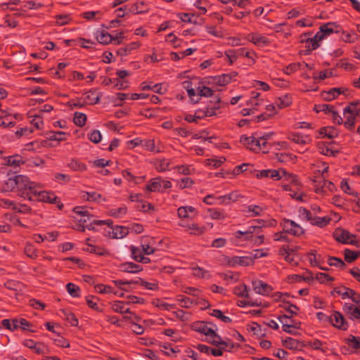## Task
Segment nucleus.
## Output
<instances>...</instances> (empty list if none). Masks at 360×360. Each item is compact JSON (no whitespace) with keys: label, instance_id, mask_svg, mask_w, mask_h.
<instances>
[{"label":"nucleus","instance_id":"obj_11","mask_svg":"<svg viewBox=\"0 0 360 360\" xmlns=\"http://www.w3.org/2000/svg\"><path fill=\"white\" fill-rule=\"evenodd\" d=\"M252 285L255 292L262 295H266L272 290L269 285L260 280L252 281Z\"/></svg>","mask_w":360,"mask_h":360},{"label":"nucleus","instance_id":"obj_4","mask_svg":"<svg viewBox=\"0 0 360 360\" xmlns=\"http://www.w3.org/2000/svg\"><path fill=\"white\" fill-rule=\"evenodd\" d=\"M333 237L337 241L343 244L356 245L357 243V241L355 240V236L342 228L335 229Z\"/></svg>","mask_w":360,"mask_h":360},{"label":"nucleus","instance_id":"obj_8","mask_svg":"<svg viewBox=\"0 0 360 360\" xmlns=\"http://www.w3.org/2000/svg\"><path fill=\"white\" fill-rule=\"evenodd\" d=\"M221 98L218 96L213 97L212 100L210 101L206 109L202 112V115L205 117H210L215 115V110L220 108Z\"/></svg>","mask_w":360,"mask_h":360},{"label":"nucleus","instance_id":"obj_30","mask_svg":"<svg viewBox=\"0 0 360 360\" xmlns=\"http://www.w3.org/2000/svg\"><path fill=\"white\" fill-rule=\"evenodd\" d=\"M206 228L205 226H200L197 224H191L188 226L187 231L190 234L200 236L205 233Z\"/></svg>","mask_w":360,"mask_h":360},{"label":"nucleus","instance_id":"obj_57","mask_svg":"<svg viewBox=\"0 0 360 360\" xmlns=\"http://www.w3.org/2000/svg\"><path fill=\"white\" fill-rule=\"evenodd\" d=\"M290 103V98L287 95H285L282 97H279L276 101V105L280 109L289 106Z\"/></svg>","mask_w":360,"mask_h":360},{"label":"nucleus","instance_id":"obj_44","mask_svg":"<svg viewBox=\"0 0 360 360\" xmlns=\"http://www.w3.org/2000/svg\"><path fill=\"white\" fill-rule=\"evenodd\" d=\"M131 252L132 258L135 261H136L138 262L145 263V264L148 263L150 262V259L148 257H145L143 255H136V252H139V248L131 246Z\"/></svg>","mask_w":360,"mask_h":360},{"label":"nucleus","instance_id":"obj_7","mask_svg":"<svg viewBox=\"0 0 360 360\" xmlns=\"http://www.w3.org/2000/svg\"><path fill=\"white\" fill-rule=\"evenodd\" d=\"M330 322L333 324V326L338 328V329L342 330H346L347 329V323L342 314L339 311L333 312V314L330 316Z\"/></svg>","mask_w":360,"mask_h":360},{"label":"nucleus","instance_id":"obj_20","mask_svg":"<svg viewBox=\"0 0 360 360\" xmlns=\"http://www.w3.org/2000/svg\"><path fill=\"white\" fill-rule=\"evenodd\" d=\"M110 227L112 229V231L110 233V236L112 238H122L129 233L128 229L124 226H115L112 227V225Z\"/></svg>","mask_w":360,"mask_h":360},{"label":"nucleus","instance_id":"obj_25","mask_svg":"<svg viewBox=\"0 0 360 360\" xmlns=\"http://www.w3.org/2000/svg\"><path fill=\"white\" fill-rule=\"evenodd\" d=\"M249 40L255 45L264 46L269 44V39L258 34H252L249 36Z\"/></svg>","mask_w":360,"mask_h":360},{"label":"nucleus","instance_id":"obj_22","mask_svg":"<svg viewBox=\"0 0 360 360\" xmlns=\"http://www.w3.org/2000/svg\"><path fill=\"white\" fill-rule=\"evenodd\" d=\"M350 113L356 117H360V102L355 101L349 103L344 109L343 114Z\"/></svg>","mask_w":360,"mask_h":360},{"label":"nucleus","instance_id":"obj_34","mask_svg":"<svg viewBox=\"0 0 360 360\" xmlns=\"http://www.w3.org/2000/svg\"><path fill=\"white\" fill-rule=\"evenodd\" d=\"M68 167L73 171L83 172L86 169L85 164L78 160L72 159L69 163Z\"/></svg>","mask_w":360,"mask_h":360},{"label":"nucleus","instance_id":"obj_16","mask_svg":"<svg viewBox=\"0 0 360 360\" xmlns=\"http://www.w3.org/2000/svg\"><path fill=\"white\" fill-rule=\"evenodd\" d=\"M73 212L82 217H83V218H81L79 220V222L80 224H82V225H84V224H86L88 221H90V219L93 217V215L91 214L86 207H83V206H77L75 207H74L73 209Z\"/></svg>","mask_w":360,"mask_h":360},{"label":"nucleus","instance_id":"obj_5","mask_svg":"<svg viewBox=\"0 0 360 360\" xmlns=\"http://www.w3.org/2000/svg\"><path fill=\"white\" fill-rule=\"evenodd\" d=\"M281 226H282L283 230L295 236H300L304 233V229L291 219H283Z\"/></svg>","mask_w":360,"mask_h":360},{"label":"nucleus","instance_id":"obj_61","mask_svg":"<svg viewBox=\"0 0 360 360\" xmlns=\"http://www.w3.org/2000/svg\"><path fill=\"white\" fill-rule=\"evenodd\" d=\"M7 165L18 167L23 163L22 158L20 155L10 156L7 160Z\"/></svg>","mask_w":360,"mask_h":360},{"label":"nucleus","instance_id":"obj_52","mask_svg":"<svg viewBox=\"0 0 360 360\" xmlns=\"http://www.w3.org/2000/svg\"><path fill=\"white\" fill-rule=\"evenodd\" d=\"M112 221L111 219L108 220H94L91 224L86 226V229L89 230H94L95 228L94 225H107L108 226H110L112 225Z\"/></svg>","mask_w":360,"mask_h":360},{"label":"nucleus","instance_id":"obj_13","mask_svg":"<svg viewBox=\"0 0 360 360\" xmlns=\"http://www.w3.org/2000/svg\"><path fill=\"white\" fill-rule=\"evenodd\" d=\"M23 345L34 350V352L38 354L46 352V347L42 342H35L32 340H25L23 342Z\"/></svg>","mask_w":360,"mask_h":360},{"label":"nucleus","instance_id":"obj_6","mask_svg":"<svg viewBox=\"0 0 360 360\" xmlns=\"http://www.w3.org/2000/svg\"><path fill=\"white\" fill-rule=\"evenodd\" d=\"M240 141L252 151L258 152L262 150L259 137L257 138L254 136H247L243 135L240 137Z\"/></svg>","mask_w":360,"mask_h":360},{"label":"nucleus","instance_id":"obj_3","mask_svg":"<svg viewBox=\"0 0 360 360\" xmlns=\"http://www.w3.org/2000/svg\"><path fill=\"white\" fill-rule=\"evenodd\" d=\"M40 188L41 186L39 184H38V186L36 187L32 194V197L34 198L33 200L49 202L51 204H57L60 210L63 208V205L60 203L58 198L55 195L54 193L41 191Z\"/></svg>","mask_w":360,"mask_h":360},{"label":"nucleus","instance_id":"obj_23","mask_svg":"<svg viewBox=\"0 0 360 360\" xmlns=\"http://www.w3.org/2000/svg\"><path fill=\"white\" fill-rule=\"evenodd\" d=\"M140 44L138 41H134L127 44L124 47H121L117 49V53L121 56H126L131 53L133 50L138 49Z\"/></svg>","mask_w":360,"mask_h":360},{"label":"nucleus","instance_id":"obj_17","mask_svg":"<svg viewBox=\"0 0 360 360\" xmlns=\"http://www.w3.org/2000/svg\"><path fill=\"white\" fill-rule=\"evenodd\" d=\"M119 270L122 272L138 273L142 270L141 266L133 262L122 263L119 266Z\"/></svg>","mask_w":360,"mask_h":360},{"label":"nucleus","instance_id":"obj_38","mask_svg":"<svg viewBox=\"0 0 360 360\" xmlns=\"http://www.w3.org/2000/svg\"><path fill=\"white\" fill-rule=\"evenodd\" d=\"M233 293L238 297H249V294L248 292L247 286L245 284L242 283L239 285L236 286L233 289Z\"/></svg>","mask_w":360,"mask_h":360},{"label":"nucleus","instance_id":"obj_35","mask_svg":"<svg viewBox=\"0 0 360 360\" xmlns=\"http://www.w3.org/2000/svg\"><path fill=\"white\" fill-rule=\"evenodd\" d=\"M298 217L302 220L309 221L311 224L312 223L313 219L314 217L312 216V214L309 210L302 207L298 210Z\"/></svg>","mask_w":360,"mask_h":360},{"label":"nucleus","instance_id":"obj_50","mask_svg":"<svg viewBox=\"0 0 360 360\" xmlns=\"http://www.w3.org/2000/svg\"><path fill=\"white\" fill-rule=\"evenodd\" d=\"M113 39V37L108 32H101L97 36V40L99 43L102 44H108L110 43Z\"/></svg>","mask_w":360,"mask_h":360},{"label":"nucleus","instance_id":"obj_29","mask_svg":"<svg viewBox=\"0 0 360 360\" xmlns=\"http://www.w3.org/2000/svg\"><path fill=\"white\" fill-rule=\"evenodd\" d=\"M345 342L349 347L354 349H360V337L350 335L347 338L345 339Z\"/></svg>","mask_w":360,"mask_h":360},{"label":"nucleus","instance_id":"obj_15","mask_svg":"<svg viewBox=\"0 0 360 360\" xmlns=\"http://www.w3.org/2000/svg\"><path fill=\"white\" fill-rule=\"evenodd\" d=\"M177 214L180 218H193L197 215V211L192 206L180 207L177 210Z\"/></svg>","mask_w":360,"mask_h":360},{"label":"nucleus","instance_id":"obj_49","mask_svg":"<svg viewBox=\"0 0 360 360\" xmlns=\"http://www.w3.org/2000/svg\"><path fill=\"white\" fill-rule=\"evenodd\" d=\"M359 255V252L352 251L349 249H345L344 251L345 259L346 262L351 263L356 260Z\"/></svg>","mask_w":360,"mask_h":360},{"label":"nucleus","instance_id":"obj_64","mask_svg":"<svg viewBox=\"0 0 360 360\" xmlns=\"http://www.w3.org/2000/svg\"><path fill=\"white\" fill-rule=\"evenodd\" d=\"M288 232L283 230V231L277 232L274 234V240L276 241L290 242L288 236Z\"/></svg>","mask_w":360,"mask_h":360},{"label":"nucleus","instance_id":"obj_45","mask_svg":"<svg viewBox=\"0 0 360 360\" xmlns=\"http://www.w3.org/2000/svg\"><path fill=\"white\" fill-rule=\"evenodd\" d=\"M213 80L216 84L223 86L230 83V76L226 75V74H223L221 75L214 77Z\"/></svg>","mask_w":360,"mask_h":360},{"label":"nucleus","instance_id":"obj_63","mask_svg":"<svg viewBox=\"0 0 360 360\" xmlns=\"http://www.w3.org/2000/svg\"><path fill=\"white\" fill-rule=\"evenodd\" d=\"M341 39L347 43H354L357 39V34L354 32L346 33L342 32Z\"/></svg>","mask_w":360,"mask_h":360},{"label":"nucleus","instance_id":"obj_1","mask_svg":"<svg viewBox=\"0 0 360 360\" xmlns=\"http://www.w3.org/2000/svg\"><path fill=\"white\" fill-rule=\"evenodd\" d=\"M16 178V188L18 195L30 201L33 200L32 194L38 184L30 181L29 178L24 175H18Z\"/></svg>","mask_w":360,"mask_h":360},{"label":"nucleus","instance_id":"obj_14","mask_svg":"<svg viewBox=\"0 0 360 360\" xmlns=\"http://www.w3.org/2000/svg\"><path fill=\"white\" fill-rule=\"evenodd\" d=\"M101 94L96 89L89 90L84 93V103L89 105H94L99 102Z\"/></svg>","mask_w":360,"mask_h":360},{"label":"nucleus","instance_id":"obj_56","mask_svg":"<svg viewBox=\"0 0 360 360\" xmlns=\"http://www.w3.org/2000/svg\"><path fill=\"white\" fill-rule=\"evenodd\" d=\"M302 64L300 63H294L288 65L284 68V72L287 75H290L298 70H302Z\"/></svg>","mask_w":360,"mask_h":360},{"label":"nucleus","instance_id":"obj_33","mask_svg":"<svg viewBox=\"0 0 360 360\" xmlns=\"http://www.w3.org/2000/svg\"><path fill=\"white\" fill-rule=\"evenodd\" d=\"M334 293L340 295L342 299L349 298L350 294H352V289L345 286L338 287L334 288L332 292V294Z\"/></svg>","mask_w":360,"mask_h":360},{"label":"nucleus","instance_id":"obj_10","mask_svg":"<svg viewBox=\"0 0 360 360\" xmlns=\"http://www.w3.org/2000/svg\"><path fill=\"white\" fill-rule=\"evenodd\" d=\"M210 323L204 321H195L192 324V329L196 332L204 334L207 338L210 334H214V329L208 326Z\"/></svg>","mask_w":360,"mask_h":360},{"label":"nucleus","instance_id":"obj_18","mask_svg":"<svg viewBox=\"0 0 360 360\" xmlns=\"http://www.w3.org/2000/svg\"><path fill=\"white\" fill-rule=\"evenodd\" d=\"M146 190L149 192H163L160 177L152 179L146 186Z\"/></svg>","mask_w":360,"mask_h":360},{"label":"nucleus","instance_id":"obj_58","mask_svg":"<svg viewBox=\"0 0 360 360\" xmlns=\"http://www.w3.org/2000/svg\"><path fill=\"white\" fill-rule=\"evenodd\" d=\"M328 264L330 266H335V267H340V268H345V264L341 259L340 258L335 257H330L328 259Z\"/></svg>","mask_w":360,"mask_h":360},{"label":"nucleus","instance_id":"obj_19","mask_svg":"<svg viewBox=\"0 0 360 360\" xmlns=\"http://www.w3.org/2000/svg\"><path fill=\"white\" fill-rule=\"evenodd\" d=\"M322 40V37L319 36V34H316L311 38H307L306 39H302V41H305L308 46H307V51L309 53L311 51L316 50L318 47H319V41Z\"/></svg>","mask_w":360,"mask_h":360},{"label":"nucleus","instance_id":"obj_41","mask_svg":"<svg viewBox=\"0 0 360 360\" xmlns=\"http://www.w3.org/2000/svg\"><path fill=\"white\" fill-rule=\"evenodd\" d=\"M248 210L246 211L249 214L250 217H256L262 215L264 209L256 205H251L247 207Z\"/></svg>","mask_w":360,"mask_h":360},{"label":"nucleus","instance_id":"obj_48","mask_svg":"<svg viewBox=\"0 0 360 360\" xmlns=\"http://www.w3.org/2000/svg\"><path fill=\"white\" fill-rule=\"evenodd\" d=\"M133 283L134 284H139L141 285H143L146 289H148V290H156L158 289V284L154 283L146 282L141 278H139V279L135 280V281L133 282Z\"/></svg>","mask_w":360,"mask_h":360},{"label":"nucleus","instance_id":"obj_32","mask_svg":"<svg viewBox=\"0 0 360 360\" xmlns=\"http://www.w3.org/2000/svg\"><path fill=\"white\" fill-rule=\"evenodd\" d=\"M253 263L252 257H236L232 259V264H239L242 266H249Z\"/></svg>","mask_w":360,"mask_h":360},{"label":"nucleus","instance_id":"obj_2","mask_svg":"<svg viewBox=\"0 0 360 360\" xmlns=\"http://www.w3.org/2000/svg\"><path fill=\"white\" fill-rule=\"evenodd\" d=\"M349 298L354 302V304L345 303L343 306V310L351 320L360 321V294L352 289V294H350Z\"/></svg>","mask_w":360,"mask_h":360},{"label":"nucleus","instance_id":"obj_53","mask_svg":"<svg viewBox=\"0 0 360 360\" xmlns=\"http://www.w3.org/2000/svg\"><path fill=\"white\" fill-rule=\"evenodd\" d=\"M177 300L180 302L181 307L184 308H190L194 303L193 300L184 295H178Z\"/></svg>","mask_w":360,"mask_h":360},{"label":"nucleus","instance_id":"obj_36","mask_svg":"<svg viewBox=\"0 0 360 360\" xmlns=\"http://www.w3.org/2000/svg\"><path fill=\"white\" fill-rule=\"evenodd\" d=\"M74 123L78 127H83L86 122V115L84 113L75 112L73 117Z\"/></svg>","mask_w":360,"mask_h":360},{"label":"nucleus","instance_id":"obj_28","mask_svg":"<svg viewBox=\"0 0 360 360\" xmlns=\"http://www.w3.org/2000/svg\"><path fill=\"white\" fill-rule=\"evenodd\" d=\"M81 198L86 201L96 202L102 198V195L96 192L82 191L81 193Z\"/></svg>","mask_w":360,"mask_h":360},{"label":"nucleus","instance_id":"obj_60","mask_svg":"<svg viewBox=\"0 0 360 360\" xmlns=\"http://www.w3.org/2000/svg\"><path fill=\"white\" fill-rule=\"evenodd\" d=\"M49 134L50 140L61 141L66 139L65 133L63 131H50Z\"/></svg>","mask_w":360,"mask_h":360},{"label":"nucleus","instance_id":"obj_40","mask_svg":"<svg viewBox=\"0 0 360 360\" xmlns=\"http://www.w3.org/2000/svg\"><path fill=\"white\" fill-rule=\"evenodd\" d=\"M344 116L346 119L345 122H344V126L345 127L346 129L349 130H352L355 126L356 117L350 113H347V115L344 114Z\"/></svg>","mask_w":360,"mask_h":360},{"label":"nucleus","instance_id":"obj_59","mask_svg":"<svg viewBox=\"0 0 360 360\" xmlns=\"http://www.w3.org/2000/svg\"><path fill=\"white\" fill-rule=\"evenodd\" d=\"M283 345L288 349H295L297 348L299 342L292 338H287L283 340Z\"/></svg>","mask_w":360,"mask_h":360},{"label":"nucleus","instance_id":"obj_24","mask_svg":"<svg viewBox=\"0 0 360 360\" xmlns=\"http://www.w3.org/2000/svg\"><path fill=\"white\" fill-rule=\"evenodd\" d=\"M319 134L323 137H328V139H333L338 136L339 131L334 127H324L320 129Z\"/></svg>","mask_w":360,"mask_h":360},{"label":"nucleus","instance_id":"obj_39","mask_svg":"<svg viewBox=\"0 0 360 360\" xmlns=\"http://www.w3.org/2000/svg\"><path fill=\"white\" fill-rule=\"evenodd\" d=\"M238 198V195L237 193H231L225 195L219 196L217 198V199L219 200H220V202H219L220 204H222V203L229 204L231 201L234 202V201L237 200Z\"/></svg>","mask_w":360,"mask_h":360},{"label":"nucleus","instance_id":"obj_62","mask_svg":"<svg viewBox=\"0 0 360 360\" xmlns=\"http://www.w3.org/2000/svg\"><path fill=\"white\" fill-rule=\"evenodd\" d=\"M198 95L200 96L212 97L213 96V90L205 86H199L198 88Z\"/></svg>","mask_w":360,"mask_h":360},{"label":"nucleus","instance_id":"obj_42","mask_svg":"<svg viewBox=\"0 0 360 360\" xmlns=\"http://www.w3.org/2000/svg\"><path fill=\"white\" fill-rule=\"evenodd\" d=\"M308 138V136H303L302 135L298 133H292L288 136V139L292 141L293 142L302 145H304L307 143V139Z\"/></svg>","mask_w":360,"mask_h":360},{"label":"nucleus","instance_id":"obj_54","mask_svg":"<svg viewBox=\"0 0 360 360\" xmlns=\"http://www.w3.org/2000/svg\"><path fill=\"white\" fill-rule=\"evenodd\" d=\"M16 187V178L8 179L2 186L3 192H9Z\"/></svg>","mask_w":360,"mask_h":360},{"label":"nucleus","instance_id":"obj_37","mask_svg":"<svg viewBox=\"0 0 360 360\" xmlns=\"http://www.w3.org/2000/svg\"><path fill=\"white\" fill-rule=\"evenodd\" d=\"M89 248L87 249V251H89L91 253L96 254L97 255L100 256H106L109 255V252L107 250L104 249L103 248L99 247V246H94L93 245L87 243Z\"/></svg>","mask_w":360,"mask_h":360},{"label":"nucleus","instance_id":"obj_12","mask_svg":"<svg viewBox=\"0 0 360 360\" xmlns=\"http://www.w3.org/2000/svg\"><path fill=\"white\" fill-rule=\"evenodd\" d=\"M315 192L317 193H321L326 191H333L335 188V185L333 182L326 180L324 178L319 181H314Z\"/></svg>","mask_w":360,"mask_h":360},{"label":"nucleus","instance_id":"obj_46","mask_svg":"<svg viewBox=\"0 0 360 360\" xmlns=\"http://www.w3.org/2000/svg\"><path fill=\"white\" fill-rule=\"evenodd\" d=\"M334 108V106L328 105V104H317L314 105V110L316 112H323L326 114H330V112H332L333 109Z\"/></svg>","mask_w":360,"mask_h":360},{"label":"nucleus","instance_id":"obj_51","mask_svg":"<svg viewBox=\"0 0 360 360\" xmlns=\"http://www.w3.org/2000/svg\"><path fill=\"white\" fill-rule=\"evenodd\" d=\"M174 169L180 174L189 175L193 173L194 169L188 165H180L174 167Z\"/></svg>","mask_w":360,"mask_h":360},{"label":"nucleus","instance_id":"obj_27","mask_svg":"<svg viewBox=\"0 0 360 360\" xmlns=\"http://www.w3.org/2000/svg\"><path fill=\"white\" fill-rule=\"evenodd\" d=\"M209 216L213 219H224L226 217L225 212L222 210L216 208H210L207 210Z\"/></svg>","mask_w":360,"mask_h":360},{"label":"nucleus","instance_id":"obj_26","mask_svg":"<svg viewBox=\"0 0 360 360\" xmlns=\"http://www.w3.org/2000/svg\"><path fill=\"white\" fill-rule=\"evenodd\" d=\"M342 93H343V89L342 88H333L328 91H323L322 93V96L326 100L331 101Z\"/></svg>","mask_w":360,"mask_h":360},{"label":"nucleus","instance_id":"obj_47","mask_svg":"<svg viewBox=\"0 0 360 360\" xmlns=\"http://www.w3.org/2000/svg\"><path fill=\"white\" fill-rule=\"evenodd\" d=\"M210 315L220 319L226 323H229L232 321V319L230 317L223 315L221 311L219 309H213L210 313Z\"/></svg>","mask_w":360,"mask_h":360},{"label":"nucleus","instance_id":"obj_55","mask_svg":"<svg viewBox=\"0 0 360 360\" xmlns=\"http://www.w3.org/2000/svg\"><path fill=\"white\" fill-rule=\"evenodd\" d=\"M127 213V207L125 206L120 207L117 209H110L108 212V214L109 216L113 217H120L121 216L124 215Z\"/></svg>","mask_w":360,"mask_h":360},{"label":"nucleus","instance_id":"obj_21","mask_svg":"<svg viewBox=\"0 0 360 360\" xmlns=\"http://www.w3.org/2000/svg\"><path fill=\"white\" fill-rule=\"evenodd\" d=\"M209 338L211 340H207L208 342L211 343L212 345H216L217 347H230V348H233V345L232 344H230L226 341H223L221 340V338L220 335H219L214 330V334H210Z\"/></svg>","mask_w":360,"mask_h":360},{"label":"nucleus","instance_id":"obj_31","mask_svg":"<svg viewBox=\"0 0 360 360\" xmlns=\"http://www.w3.org/2000/svg\"><path fill=\"white\" fill-rule=\"evenodd\" d=\"M331 221V218L329 217H314L311 223V225L316 226L320 228H323L328 225Z\"/></svg>","mask_w":360,"mask_h":360},{"label":"nucleus","instance_id":"obj_43","mask_svg":"<svg viewBox=\"0 0 360 360\" xmlns=\"http://www.w3.org/2000/svg\"><path fill=\"white\" fill-rule=\"evenodd\" d=\"M66 289L68 293L73 297H79L80 296V288L72 283H68L66 285Z\"/></svg>","mask_w":360,"mask_h":360},{"label":"nucleus","instance_id":"obj_9","mask_svg":"<svg viewBox=\"0 0 360 360\" xmlns=\"http://www.w3.org/2000/svg\"><path fill=\"white\" fill-rule=\"evenodd\" d=\"M338 27L339 26L335 22H328L322 25L319 27L320 31L316 34H319V36H321L322 39H323L325 37L330 35L333 32H338Z\"/></svg>","mask_w":360,"mask_h":360}]
</instances>
